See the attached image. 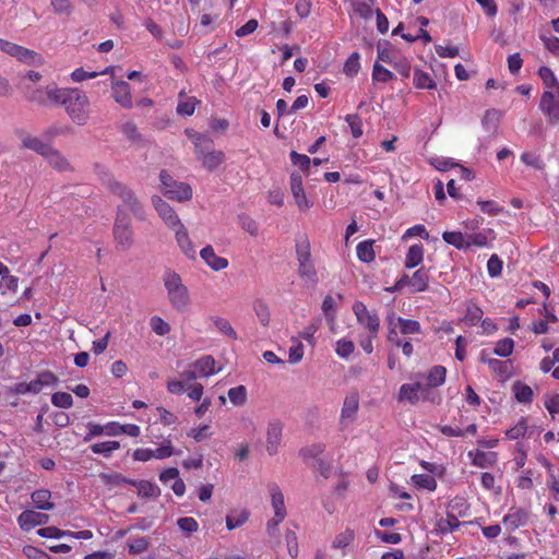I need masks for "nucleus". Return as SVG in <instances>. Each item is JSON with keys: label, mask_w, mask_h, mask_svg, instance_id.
I'll return each mask as SVG.
<instances>
[{"label": "nucleus", "mask_w": 559, "mask_h": 559, "mask_svg": "<svg viewBox=\"0 0 559 559\" xmlns=\"http://www.w3.org/2000/svg\"><path fill=\"white\" fill-rule=\"evenodd\" d=\"M164 285L167 289L171 306L178 311L186 310L190 304V296L179 274L174 271L166 272L164 275Z\"/></svg>", "instance_id": "obj_1"}, {"label": "nucleus", "mask_w": 559, "mask_h": 559, "mask_svg": "<svg viewBox=\"0 0 559 559\" xmlns=\"http://www.w3.org/2000/svg\"><path fill=\"white\" fill-rule=\"evenodd\" d=\"M88 107L90 99L87 95L79 88L71 90L64 108L72 121L78 126H85L90 119Z\"/></svg>", "instance_id": "obj_2"}, {"label": "nucleus", "mask_w": 559, "mask_h": 559, "mask_svg": "<svg viewBox=\"0 0 559 559\" xmlns=\"http://www.w3.org/2000/svg\"><path fill=\"white\" fill-rule=\"evenodd\" d=\"M212 140L206 134H195L197 156L202 159L203 166L210 170H215L224 162V153L222 151H207L212 146Z\"/></svg>", "instance_id": "obj_3"}, {"label": "nucleus", "mask_w": 559, "mask_h": 559, "mask_svg": "<svg viewBox=\"0 0 559 559\" xmlns=\"http://www.w3.org/2000/svg\"><path fill=\"white\" fill-rule=\"evenodd\" d=\"M112 235L117 248L120 250H129L134 243L130 218L120 209L114 224Z\"/></svg>", "instance_id": "obj_4"}, {"label": "nucleus", "mask_w": 559, "mask_h": 559, "mask_svg": "<svg viewBox=\"0 0 559 559\" xmlns=\"http://www.w3.org/2000/svg\"><path fill=\"white\" fill-rule=\"evenodd\" d=\"M165 197L179 202L189 201L192 198V189L188 183L178 182L166 171L159 174Z\"/></svg>", "instance_id": "obj_5"}, {"label": "nucleus", "mask_w": 559, "mask_h": 559, "mask_svg": "<svg viewBox=\"0 0 559 559\" xmlns=\"http://www.w3.org/2000/svg\"><path fill=\"white\" fill-rule=\"evenodd\" d=\"M106 185L110 192L119 197L135 216L144 218L142 205L131 189L111 177L108 178Z\"/></svg>", "instance_id": "obj_6"}, {"label": "nucleus", "mask_w": 559, "mask_h": 559, "mask_svg": "<svg viewBox=\"0 0 559 559\" xmlns=\"http://www.w3.org/2000/svg\"><path fill=\"white\" fill-rule=\"evenodd\" d=\"M539 109L548 118L550 124H555L559 121V86L557 96L550 91L543 93Z\"/></svg>", "instance_id": "obj_7"}, {"label": "nucleus", "mask_w": 559, "mask_h": 559, "mask_svg": "<svg viewBox=\"0 0 559 559\" xmlns=\"http://www.w3.org/2000/svg\"><path fill=\"white\" fill-rule=\"evenodd\" d=\"M152 204L158 213L159 217L170 229H176V227L181 224V221L176 214L175 210L159 195L152 197Z\"/></svg>", "instance_id": "obj_8"}, {"label": "nucleus", "mask_w": 559, "mask_h": 559, "mask_svg": "<svg viewBox=\"0 0 559 559\" xmlns=\"http://www.w3.org/2000/svg\"><path fill=\"white\" fill-rule=\"evenodd\" d=\"M353 311L357 318V321L361 324H365L367 329L372 333V336H376L380 325L378 316L370 313L365 304L361 301H356L353 305Z\"/></svg>", "instance_id": "obj_9"}, {"label": "nucleus", "mask_w": 559, "mask_h": 559, "mask_svg": "<svg viewBox=\"0 0 559 559\" xmlns=\"http://www.w3.org/2000/svg\"><path fill=\"white\" fill-rule=\"evenodd\" d=\"M48 521V514L40 513L35 510H25L17 518V522L24 531H29L35 526L47 524Z\"/></svg>", "instance_id": "obj_10"}, {"label": "nucleus", "mask_w": 559, "mask_h": 559, "mask_svg": "<svg viewBox=\"0 0 559 559\" xmlns=\"http://www.w3.org/2000/svg\"><path fill=\"white\" fill-rule=\"evenodd\" d=\"M283 425L278 420L271 421L266 431V451L270 455H274L282 440Z\"/></svg>", "instance_id": "obj_11"}, {"label": "nucleus", "mask_w": 559, "mask_h": 559, "mask_svg": "<svg viewBox=\"0 0 559 559\" xmlns=\"http://www.w3.org/2000/svg\"><path fill=\"white\" fill-rule=\"evenodd\" d=\"M112 97L115 100L124 108L132 107V97L130 93V85L124 81H115L111 84Z\"/></svg>", "instance_id": "obj_12"}, {"label": "nucleus", "mask_w": 559, "mask_h": 559, "mask_svg": "<svg viewBox=\"0 0 559 559\" xmlns=\"http://www.w3.org/2000/svg\"><path fill=\"white\" fill-rule=\"evenodd\" d=\"M174 230H175L177 243L180 247V249L182 250V252L189 259H195L197 251H195V248H194L192 241L190 240V237L188 235V231H187L185 225L181 223Z\"/></svg>", "instance_id": "obj_13"}, {"label": "nucleus", "mask_w": 559, "mask_h": 559, "mask_svg": "<svg viewBox=\"0 0 559 559\" xmlns=\"http://www.w3.org/2000/svg\"><path fill=\"white\" fill-rule=\"evenodd\" d=\"M200 255L213 271H222L228 266V260L216 255L211 245L205 246Z\"/></svg>", "instance_id": "obj_14"}, {"label": "nucleus", "mask_w": 559, "mask_h": 559, "mask_svg": "<svg viewBox=\"0 0 559 559\" xmlns=\"http://www.w3.org/2000/svg\"><path fill=\"white\" fill-rule=\"evenodd\" d=\"M530 519V512L518 508V509H511V512L504 515L503 518V524L509 528L510 531H514L519 528L520 526H523L527 523Z\"/></svg>", "instance_id": "obj_15"}, {"label": "nucleus", "mask_w": 559, "mask_h": 559, "mask_svg": "<svg viewBox=\"0 0 559 559\" xmlns=\"http://www.w3.org/2000/svg\"><path fill=\"white\" fill-rule=\"evenodd\" d=\"M215 359L211 355L202 356L198 360H195L191 367L194 368L200 377H210L219 371L215 370Z\"/></svg>", "instance_id": "obj_16"}, {"label": "nucleus", "mask_w": 559, "mask_h": 559, "mask_svg": "<svg viewBox=\"0 0 559 559\" xmlns=\"http://www.w3.org/2000/svg\"><path fill=\"white\" fill-rule=\"evenodd\" d=\"M270 492L272 496V507L274 509V515L277 518V521H283L286 516L284 496L281 492L278 486L275 484H273L270 487Z\"/></svg>", "instance_id": "obj_17"}, {"label": "nucleus", "mask_w": 559, "mask_h": 559, "mask_svg": "<svg viewBox=\"0 0 559 559\" xmlns=\"http://www.w3.org/2000/svg\"><path fill=\"white\" fill-rule=\"evenodd\" d=\"M49 165L58 171H71L72 166L70 162L59 151L51 147L49 153L45 157Z\"/></svg>", "instance_id": "obj_18"}, {"label": "nucleus", "mask_w": 559, "mask_h": 559, "mask_svg": "<svg viewBox=\"0 0 559 559\" xmlns=\"http://www.w3.org/2000/svg\"><path fill=\"white\" fill-rule=\"evenodd\" d=\"M448 514L452 516V520L464 519L469 514V506L463 498H454L448 504Z\"/></svg>", "instance_id": "obj_19"}, {"label": "nucleus", "mask_w": 559, "mask_h": 559, "mask_svg": "<svg viewBox=\"0 0 559 559\" xmlns=\"http://www.w3.org/2000/svg\"><path fill=\"white\" fill-rule=\"evenodd\" d=\"M72 88H59L56 85H48L46 87L47 103L50 102L55 105L64 106Z\"/></svg>", "instance_id": "obj_20"}, {"label": "nucleus", "mask_w": 559, "mask_h": 559, "mask_svg": "<svg viewBox=\"0 0 559 559\" xmlns=\"http://www.w3.org/2000/svg\"><path fill=\"white\" fill-rule=\"evenodd\" d=\"M14 58H16L19 61H21L22 63H24L26 66L44 64V59L38 52L31 50L28 48H25L23 46H20V48L17 49V52H16V56Z\"/></svg>", "instance_id": "obj_21"}, {"label": "nucleus", "mask_w": 559, "mask_h": 559, "mask_svg": "<svg viewBox=\"0 0 559 559\" xmlns=\"http://www.w3.org/2000/svg\"><path fill=\"white\" fill-rule=\"evenodd\" d=\"M31 497L35 507L39 510L49 511L55 508V504L50 501L51 492L48 489L35 490Z\"/></svg>", "instance_id": "obj_22"}, {"label": "nucleus", "mask_w": 559, "mask_h": 559, "mask_svg": "<svg viewBox=\"0 0 559 559\" xmlns=\"http://www.w3.org/2000/svg\"><path fill=\"white\" fill-rule=\"evenodd\" d=\"M429 276L427 271L421 267L418 269L409 281V287L412 293L425 292L428 287Z\"/></svg>", "instance_id": "obj_23"}, {"label": "nucleus", "mask_w": 559, "mask_h": 559, "mask_svg": "<svg viewBox=\"0 0 559 559\" xmlns=\"http://www.w3.org/2000/svg\"><path fill=\"white\" fill-rule=\"evenodd\" d=\"M468 456L473 457V464L479 466L481 468L489 467L495 464L497 460V453L495 452H483L477 450L475 453L473 451L468 452Z\"/></svg>", "instance_id": "obj_24"}, {"label": "nucleus", "mask_w": 559, "mask_h": 559, "mask_svg": "<svg viewBox=\"0 0 559 559\" xmlns=\"http://www.w3.org/2000/svg\"><path fill=\"white\" fill-rule=\"evenodd\" d=\"M130 485L138 487V495L144 498L157 497L160 493L159 488L148 480H134Z\"/></svg>", "instance_id": "obj_25"}, {"label": "nucleus", "mask_w": 559, "mask_h": 559, "mask_svg": "<svg viewBox=\"0 0 559 559\" xmlns=\"http://www.w3.org/2000/svg\"><path fill=\"white\" fill-rule=\"evenodd\" d=\"M359 397L357 393L346 396L341 411V419L353 418L358 411Z\"/></svg>", "instance_id": "obj_26"}, {"label": "nucleus", "mask_w": 559, "mask_h": 559, "mask_svg": "<svg viewBox=\"0 0 559 559\" xmlns=\"http://www.w3.org/2000/svg\"><path fill=\"white\" fill-rule=\"evenodd\" d=\"M534 433V427H528L526 419L521 418V420L512 428L506 431V435L511 440H516L521 437H531Z\"/></svg>", "instance_id": "obj_27"}, {"label": "nucleus", "mask_w": 559, "mask_h": 559, "mask_svg": "<svg viewBox=\"0 0 559 559\" xmlns=\"http://www.w3.org/2000/svg\"><path fill=\"white\" fill-rule=\"evenodd\" d=\"M424 259V246L423 245H413L409 247L406 258H405V267L413 269L418 266Z\"/></svg>", "instance_id": "obj_28"}, {"label": "nucleus", "mask_w": 559, "mask_h": 559, "mask_svg": "<svg viewBox=\"0 0 559 559\" xmlns=\"http://www.w3.org/2000/svg\"><path fill=\"white\" fill-rule=\"evenodd\" d=\"M512 391L518 402L531 403L533 399V390L527 384L521 381H515L512 385Z\"/></svg>", "instance_id": "obj_29"}, {"label": "nucleus", "mask_w": 559, "mask_h": 559, "mask_svg": "<svg viewBox=\"0 0 559 559\" xmlns=\"http://www.w3.org/2000/svg\"><path fill=\"white\" fill-rule=\"evenodd\" d=\"M253 310L263 326H269L271 321V313L267 304L262 299H257L253 302Z\"/></svg>", "instance_id": "obj_30"}, {"label": "nucleus", "mask_w": 559, "mask_h": 559, "mask_svg": "<svg viewBox=\"0 0 559 559\" xmlns=\"http://www.w3.org/2000/svg\"><path fill=\"white\" fill-rule=\"evenodd\" d=\"M23 144L27 148H31V150L37 152L38 154H40L44 157H46V155L49 153V151L52 147L51 145L43 142L40 139L35 138V136L25 138L23 140Z\"/></svg>", "instance_id": "obj_31"}, {"label": "nucleus", "mask_w": 559, "mask_h": 559, "mask_svg": "<svg viewBox=\"0 0 559 559\" xmlns=\"http://www.w3.org/2000/svg\"><path fill=\"white\" fill-rule=\"evenodd\" d=\"M442 237L447 243L452 245L457 249H467L471 247V242L466 241L463 234L460 231H444Z\"/></svg>", "instance_id": "obj_32"}, {"label": "nucleus", "mask_w": 559, "mask_h": 559, "mask_svg": "<svg viewBox=\"0 0 559 559\" xmlns=\"http://www.w3.org/2000/svg\"><path fill=\"white\" fill-rule=\"evenodd\" d=\"M447 369L443 366H435L430 369L427 380L428 386L436 388L441 385L445 380Z\"/></svg>", "instance_id": "obj_33"}, {"label": "nucleus", "mask_w": 559, "mask_h": 559, "mask_svg": "<svg viewBox=\"0 0 559 559\" xmlns=\"http://www.w3.org/2000/svg\"><path fill=\"white\" fill-rule=\"evenodd\" d=\"M413 83L417 88L432 90L437 86L428 73L418 69L414 72Z\"/></svg>", "instance_id": "obj_34"}, {"label": "nucleus", "mask_w": 559, "mask_h": 559, "mask_svg": "<svg viewBox=\"0 0 559 559\" xmlns=\"http://www.w3.org/2000/svg\"><path fill=\"white\" fill-rule=\"evenodd\" d=\"M500 116H501V114L499 110H496V109L487 110L481 120L483 127L489 132H495L498 128Z\"/></svg>", "instance_id": "obj_35"}, {"label": "nucleus", "mask_w": 559, "mask_h": 559, "mask_svg": "<svg viewBox=\"0 0 559 559\" xmlns=\"http://www.w3.org/2000/svg\"><path fill=\"white\" fill-rule=\"evenodd\" d=\"M357 255L361 262L369 263L374 260L376 254L372 248V241H361L357 246Z\"/></svg>", "instance_id": "obj_36"}, {"label": "nucleus", "mask_w": 559, "mask_h": 559, "mask_svg": "<svg viewBox=\"0 0 559 559\" xmlns=\"http://www.w3.org/2000/svg\"><path fill=\"white\" fill-rule=\"evenodd\" d=\"M378 60L385 63H392L395 60L392 45L388 40L379 41L377 45Z\"/></svg>", "instance_id": "obj_37"}, {"label": "nucleus", "mask_w": 559, "mask_h": 559, "mask_svg": "<svg viewBox=\"0 0 559 559\" xmlns=\"http://www.w3.org/2000/svg\"><path fill=\"white\" fill-rule=\"evenodd\" d=\"M120 448V443L118 441H105L99 443H94L91 445V450L95 454H103L108 457L112 453V451L118 450Z\"/></svg>", "instance_id": "obj_38"}, {"label": "nucleus", "mask_w": 559, "mask_h": 559, "mask_svg": "<svg viewBox=\"0 0 559 559\" xmlns=\"http://www.w3.org/2000/svg\"><path fill=\"white\" fill-rule=\"evenodd\" d=\"M249 519V511L243 509L239 511L237 514H229L226 516V526L229 531L239 527Z\"/></svg>", "instance_id": "obj_39"}, {"label": "nucleus", "mask_w": 559, "mask_h": 559, "mask_svg": "<svg viewBox=\"0 0 559 559\" xmlns=\"http://www.w3.org/2000/svg\"><path fill=\"white\" fill-rule=\"evenodd\" d=\"M228 397L236 406H242L247 402V389L245 385H238L229 389Z\"/></svg>", "instance_id": "obj_40"}, {"label": "nucleus", "mask_w": 559, "mask_h": 559, "mask_svg": "<svg viewBox=\"0 0 559 559\" xmlns=\"http://www.w3.org/2000/svg\"><path fill=\"white\" fill-rule=\"evenodd\" d=\"M413 483L424 489L433 491L437 488L436 479L428 474H416L412 476Z\"/></svg>", "instance_id": "obj_41"}, {"label": "nucleus", "mask_w": 559, "mask_h": 559, "mask_svg": "<svg viewBox=\"0 0 559 559\" xmlns=\"http://www.w3.org/2000/svg\"><path fill=\"white\" fill-rule=\"evenodd\" d=\"M298 274L301 278L312 283L313 285L318 282L317 271L312 262L298 264Z\"/></svg>", "instance_id": "obj_42"}, {"label": "nucleus", "mask_w": 559, "mask_h": 559, "mask_svg": "<svg viewBox=\"0 0 559 559\" xmlns=\"http://www.w3.org/2000/svg\"><path fill=\"white\" fill-rule=\"evenodd\" d=\"M213 323L221 333L227 335L231 340L238 338L236 331L234 330L228 320L221 317H215L213 319Z\"/></svg>", "instance_id": "obj_43"}, {"label": "nucleus", "mask_w": 559, "mask_h": 559, "mask_svg": "<svg viewBox=\"0 0 559 559\" xmlns=\"http://www.w3.org/2000/svg\"><path fill=\"white\" fill-rule=\"evenodd\" d=\"M396 321L402 334H416L420 332V324L416 320L397 317Z\"/></svg>", "instance_id": "obj_44"}, {"label": "nucleus", "mask_w": 559, "mask_h": 559, "mask_svg": "<svg viewBox=\"0 0 559 559\" xmlns=\"http://www.w3.org/2000/svg\"><path fill=\"white\" fill-rule=\"evenodd\" d=\"M514 347V342L510 337H506L500 340L493 349V354L499 357H508L512 354Z\"/></svg>", "instance_id": "obj_45"}, {"label": "nucleus", "mask_w": 559, "mask_h": 559, "mask_svg": "<svg viewBox=\"0 0 559 559\" xmlns=\"http://www.w3.org/2000/svg\"><path fill=\"white\" fill-rule=\"evenodd\" d=\"M150 547V539L147 537H138L128 543L129 554L139 555L146 551Z\"/></svg>", "instance_id": "obj_46"}, {"label": "nucleus", "mask_w": 559, "mask_h": 559, "mask_svg": "<svg viewBox=\"0 0 559 559\" xmlns=\"http://www.w3.org/2000/svg\"><path fill=\"white\" fill-rule=\"evenodd\" d=\"M51 403L59 408H70L73 405V397L67 392H56L51 396Z\"/></svg>", "instance_id": "obj_47"}, {"label": "nucleus", "mask_w": 559, "mask_h": 559, "mask_svg": "<svg viewBox=\"0 0 559 559\" xmlns=\"http://www.w3.org/2000/svg\"><path fill=\"white\" fill-rule=\"evenodd\" d=\"M298 264L309 263L311 261L310 243L307 239L296 245Z\"/></svg>", "instance_id": "obj_48"}, {"label": "nucleus", "mask_w": 559, "mask_h": 559, "mask_svg": "<svg viewBox=\"0 0 559 559\" xmlns=\"http://www.w3.org/2000/svg\"><path fill=\"white\" fill-rule=\"evenodd\" d=\"M360 56L358 52H353L344 64V73L348 76H354L360 69Z\"/></svg>", "instance_id": "obj_49"}, {"label": "nucleus", "mask_w": 559, "mask_h": 559, "mask_svg": "<svg viewBox=\"0 0 559 559\" xmlns=\"http://www.w3.org/2000/svg\"><path fill=\"white\" fill-rule=\"evenodd\" d=\"M99 477L105 485H114V486H120V485H124V484L130 485V481L132 480L130 478L122 476L119 473H112V474L102 473L99 475Z\"/></svg>", "instance_id": "obj_50"}, {"label": "nucleus", "mask_w": 559, "mask_h": 559, "mask_svg": "<svg viewBox=\"0 0 559 559\" xmlns=\"http://www.w3.org/2000/svg\"><path fill=\"white\" fill-rule=\"evenodd\" d=\"M355 538V533L350 528H346L344 532L340 533L332 543L334 548H344L348 546Z\"/></svg>", "instance_id": "obj_51"}, {"label": "nucleus", "mask_w": 559, "mask_h": 559, "mask_svg": "<svg viewBox=\"0 0 559 559\" xmlns=\"http://www.w3.org/2000/svg\"><path fill=\"white\" fill-rule=\"evenodd\" d=\"M393 73L381 66L378 61L373 64L372 79L378 82H389L393 79Z\"/></svg>", "instance_id": "obj_52"}, {"label": "nucleus", "mask_w": 559, "mask_h": 559, "mask_svg": "<svg viewBox=\"0 0 559 559\" xmlns=\"http://www.w3.org/2000/svg\"><path fill=\"white\" fill-rule=\"evenodd\" d=\"M481 316L483 310L478 306L472 304L467 306L464 321L466 324L472 326L478 323V321L481 319Z\"/></svg>", "instance_id": "obj_53"}, {"label": "nucleus", "mask_w": 559, "mask_h": 559, "mask_svg": "<svg viewBox=\"0 0 559 559\" xmlns=\"http://www.w3.org/2000/svg\"><path fill=\"white\" fill-rule=\"evenodd\" d=\"M399 401H408L414 405L419 401V395L415 392L411 384L406 383L400 388Z\"/></svg>", "instance_id": "obj_54"}, {"label": "nucleus", "mask_w": 559, "mask_h": 559, "mask_svg": "<svg viewBox=\"0 0 559 559\" xmlns=\"http://www.w3.org/2000/svg\"><path fill=\"white\" fill-rule=\"evenodd\" d=\"M151 328L159 336H164L170 332V325L160 317L154 316L151 318Z\"/></svg>", "instance_id": "obj_55"}, {"label": "nucleus", "mask_w": 559, "mask_h": 559, "mask_svg": "<svg viewBox=\"0 0 559 559\" xmlns=\"http://www.w3.org/2000/svg\"><path fill=\"white\" fill-rule=\"evenodd\" d=\"M325 451L324 443H314L300 449L299 455L304 459L317 457Z\"/></svg>", "instance_id": "obj_56"}, {"label": "nucleus", "mask_w": 559, "mask_h": 559, "mask_svg": "<svg viewBox=\"0 0 559 559\" xmlns=\"http://www.w3.org/2000/svg\"><path fill=\"white\" fill-rule=\"evenodd\" d=\"M238 221L243 230L249 233L251 236L258 235V224L253 218H251L247 214H240L238 215Z\"/></svg>", "instance_id": "obj_57"}, {"label": "nucleus", "mask_w": 559, "mask_h": 559, "mask_svg": "<svg viewBox=\"0 0 559 559\" xmlns=\"http://www.w3.org/2000/svg\"><path fill=\"white\" fill-rule=\"evenodd\" d=\"M465 523L466 522H460L456 519L452 520V516L447 513V518L445 519H440L438 521V528L440 530L441 533L453 532L460 525L465 524Z\"/></svg>", "instance_id": "obj_58"}, {"label": "nucleus", "mask_w": 559, "mask_h": 559, "mask_svg": "<svg viewBox=\"0 0 559 559\" xmlns=\"http://www.w3.org/2000/svg\"><path fill=\"white\" fill-rule=\"evenodd\" d=\"M122 133L133 143H138L142 141L141 133L138 130V127L133 122H126L121 126Z\"/></svg>", "instance_id": "obj_59"}, {"label": "nucleus", "mask_w": 559, "mask_h": 559, "mask_svg": "<svg viewBox=\"0 0 559 559\" xmlns=\"http://www.w3.org/2000/svg\"><path fill=\"white\" fill-rule=\"evenodd\" d=\"M25 97L28 102L35 103L37 105L45 106L47 105V95L46 88H35L26 92Z\"/></svg>", "instance_id": "obj_60"}, {"label": "nucleus", "mask_w": 559, "mask_h": 559, "mask_svg": "<svg viewBox=\"0 0 559 559\" xmlns=\"http://www.w3.org/2000/svg\"><path fill=\"white\" fill-rule=\"evenodd\" d=\"M285 540L289 556L292 558H297L299 550L296 533L292 530H287L285 534Z\"/></svg>", "instance_id": "obj_61"}, {"label": "nucleus", "mask_w": 559, "mask_h": 559, "mask_svg": "<svg viewBox=\"0 0 559 559\" xmlns=\"http://www.w3.org/2000/svg\"><path fill=\"white\" fill-rule=\"evenodd\" d=\"M177 525L179 526V528L182 532H185L187 534H192V533L197 532L199 528L198 522L193 518H190V516H185V518L178 519Z\"/></svg>", "instance_id": "obj_62"}, {"label": "nucleus", "mask_w": 559, "mask_h": 559, "mask_svg": "<svg viewBox=\"0 0 559 559\" xmlns=\"http://www.w3.org/2000/svg\"><path fill=\"white\" fill-rule=\"evenodd\" d=\"M290 160L294 165L299 166L302 171L307 173L309 170L311 163L309 156L292 151Z\"/></svg>", "instance_id": "obj_63"}, {"label": "nucleus", "mask_w": 559, "mask_h": 559, "mask_svg": "<svg viewBox=\"0 0 559 559\" xmlns=\"http://www.w3.org/2000/svg\"><path fill=\"white\" fill-rule=\"evenodd\" d=\"M502 261L500 260V258L497 255V254H492L489 260H488V263H487V270H488V274L491 276V277H497L501 274V271H502Z\"/></svg>", "instance_id": "obj_64"}]
</instances>
